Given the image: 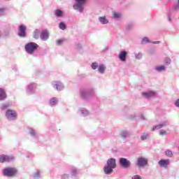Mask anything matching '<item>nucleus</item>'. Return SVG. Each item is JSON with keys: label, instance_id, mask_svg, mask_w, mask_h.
Returning a JSON list of instances; mask_svg holds the SVG:
<instances>
[{"label": "nucleus", "instance_id": "f257e3e1", "mask_svg": "<svg viewBox=\"0 0 179 179\" xmlns=\"http://www.w3.org/2000/svg\"><path fill=\"white\" fill-rule=\"evenodd\" d=\"M106 166L103 167V171L105 174L110 176V174L113 173V169L117 167L116 160L114 158H110L108 159Z\"/></svg>", "mask_w": 179, "mask_h": 179}, {"label": "nucleus", "instance_id": "f03ea898", "mask_svg": "<svg viewBox=\"0 0 179 179\" xmlns=\"http://www.w3.org/2000/svg\"><path fill=\"white\" fill-rule=\"evenodd\" d=\"M87 0H75V3L73 5V9L77 10L80 13H83L85 10V5Z\"/></svg>", "mask_w": 179, "mask_h": 179}, {"label": "nucleus", "instance_id": "7ed1b4c3", "mask_svg": "<svg viewBox=\"0 0 179 179\" xmlns=\"http://www.w3.org/2000/svg\"><path fill=\"white\" fill-rule=\"evenodd\" d=\"M24 48L26 52L31 55L32 54H34V52L38 48V45L36 43L29 42L25 45Z\"/></svg>", "mask_w": 179, "mask_h": 179}, {"label": "nucleus", "instance_id": "20e7f679", "mask_svg": "<svg viewBox=\"0 0 179 179\" xmlns=\"http://www.w3.org/2000/svg\"><path fill=\"white\" fill-rule=\"evenodd\" d=\"M3 174L5 177H16L17 169L13 167H7L3 169Z\"/></svg>", "mask_w": 179, "mask_h": 179}, {"label": "nucleus", "instance_id": "39448f33", "mask_svg": "<svg viewBox=\"0 0 179 179\" xmlns=\"http://www.w3.org/2000/svg\"><path fill=\"white\" fill-rule=\"evenodd\" d=\"M8 121H16L17 120V112L15 110L8 109L5 113Z\"/></svg>", "mask_w": 179, "mask_h": 179}, {"label": "nucleus", "instance_id": "423d86ee", "mask_svg": "<svg viewBox=\"0 0 179 179\" xmlns=\"http://www.w3.org/2000/svg\"><path fill=\"white\" fill-rule=\"evenodd\" d=\"M94 94V90L93 88L89 90H83L80 91V97L83 99V100H87V98L90 97V96H93Z\"/></svg>", "mask_w": 179, "mask_h": 179}, {"label": "nucleus", "instance_id": "0eeeda50", "mask_svg": "<svg viewBox=\"0 0 179 179\" xmlns=\"http://www.w3.org/2000/svg\"><path fill=\"white\" fill-rule=\"evenodd\" d=\"M119 164L122 169H129V167H131V166L132 165L131 161L124 157H121L119 159Z\"/></svg>", "mask_w": 179, "mask_h": 179}, {"label": "nucleus", "instance_id": "6e6552de", "mask_svg": "<svg viewBox=\"0 0 179 179\" xmlns=\"http://www.w3.org/2000/svg\"><path fill=\"white\" fill-rule=\"evenodd\" d=\"M10 162H15V157L6 155H0V163H6Z\"/></svg>", "mask_w": 179, "mask_h": 179}, {"label": "nucleus", "instance_id": "1a4fd4ad", "mask_svg": "<svg viewBox=\"0 0 179 179\" xmlns=\"http://www.w3.org/2000/svg\"><path fill=\"white\" fill-rule=\"evenodd\" d=\"M148 159L140 157L138 158L137 162H136V165L137 167H145V166H148Z\"/></svg>", "mask_w": 179, "mask_h": 179}, {"label": "nucleus", "instance_id": "9d476101", "mask_svg": "<svg viewBox=\"0 0 179 179\" xmlns=\"http://www.w3.org/2000/svg\"><path fill=\"white\" fill-rule=\"evenodd\" d=\"M37 89V84L31 83L27 85V94L31 95L36 93V90Z\"/></svg>", "mask_w": 179, "mask_h": 179}, {"label": "nucleus", "instance_id": "9b49d317", "mask_svg": "<svg viewBox=\"0 0 179 179\" xmlns=\"http://www.w3.org/2000/svg\"><path fill=\"white\" fill-rule=\"evenodd\" d=\"M26 30H27V28L26 26L21 24L18 27V36L19 37H22V38H24L26 37Z\"/></svg>", "mask_w": 179, "mask_h": 179}, {"label": "nucleus", "instance_id": "f8f14e48", "mask_svg": "<svg viewBox=\"0 0 179 179\" xmlns=\"http://www.w3.org/2000/svg\"><path fill=\"white\" fill-rule=\"evenodd\" d=\"M167 125H169V122L167 120L163 121L160 124L153 126L151 131L153 132L156 131V129H162V128H165Z\"/></svg>", "mask_w": 179, "mask_h": 179}, {"label": "nucleus", "instance_id": "ddd939ff", "mask_svg": "<svg viewBox=\"0 0 179 179\" xmlns=\"http://www.w3.org/2000/svg\"><path fill=\"white\" fill-rule=\"evenodd\" d=\"M52 87L58 92H61V90H64V84L59 81H54L52 83Z\"/></svg>", "mask_w": 179, "mask_h": 179}, {"label": "nucleus", "instance_id": "4468645a", "mask_svg": "<svg viewBox=\"0 0 179 179\" xmlns=\"http://www.w3.org/2000/svg\"><path fill=\"white\" fill-rule=\"evenodd\" d=\"M128 55V52L127 50H122L118 55L120 61L122 62H125L127 61V57Z\"/></svg>", "mask_w": 179, "mask_h": 179}, {"label": "nucleus", "instance_id": "2eb2a0df", "mask_svg": "<svg viewBox=\"0 0 179 179\" xmlns=\"http://www.w3.org/2000/svg\"><path fill=\"white\" fill-rule=\"evenodd\" d=\"M156 92L154 91H148L142 93V96L145 97V99H150V97H156Z\"/></svg>", "mask_w": 179, "mask_h": 179}, {"label": "nucleus", "instance_id": "dca6fc26", "mask_svg": "<svg viewBox=\"0 0 179 179\" xmlns=\"http://www.w3.org/2000/svg\"><path fill=\"white\" fill-rule=\"evenodd\" d=\"M78 113L82 117H89V115H90V112L85 108H80L78 109Z\"/></svg>", "mask_w": 179, "mask_h": 179}, {"label": "nucleus", "instance_id": "f3484780", "mask_svg": "<svg viewBox=\"0 0 179 179\" xmlns=\"http://www.w3.org/2000/svg\"><path fill=\"white\" fill-rule=\"evenodd\" d=\"M40 37L41 40L43 41H47V40L50 38V34H48V31H47V30H43L41 31Z\"/></svg>", "mask_w": 179, "mask_h": 179}, {"label": "nucleus", "instance_id": "a211bd4d", "mask_svg": "<svg viewBox=\"0 0 179 179\" xmlns=\"http://www.w3.org/2000/svg\"><path fill=\"white\" fill-rule=\"evenodd\" d=\"M158 164L160 167H164V169H166V167L170 164V159H161L158 162Z\"/></svg>", "mask_w": 179, "mask_h": 179}, {"label": "nucleus", "instance_id": "6ab92c4d", "mask_svg": "<svg viewBox=\"0 0 179 179\" xmlns=\"http://www.w3.org/2000/svg\"><path fill=\"white\" fill-rule=\"evenodd\" d=\"M58 98L57 97H52L48 101V104L50 107H55L57 104H58Z\"/></svg>", "mask_w": 179, "mask_h": 179}, {"label": "nucleus", "instance_id": "aec40b11", "mask_svg": "<svg viewBox=\"0 0 179 179\" xmlns=\"http://www.w3.org/2000/svg\"><path fill=\"white\" fill-rule=\"evenodd\" d=\"M29 134L31 138H38V133L36 132V131L34 130L33 128L29 129Z\"/></svg>", "mask_w": 179, "mask_h": 179}, {"label": "nucleus", "instance_id": "412c9836", "mask_svg": "<svg viewBox=\"0 0 179 179\" xmlns=\"http://www.w3.org/2000/svg\"><path fill=\"white\" fill-rule=\"evenodd\" d=\"M6 92H5V90L3 88H0V101H3V100H6Z\"/></svg>", "mask_w": 179, "mask_h": 179}, {"label": "nucleus", "instance_id": "4be33fe9", "mask_svg": "<svg viewBox=\"0 0 179 179\" xmlns=\"http://www.w3.org/2000/svg\"><path fill=\"white\" fill-rule=\"evenodd\" d=\"M106 69H107L106 65L101 64L98 67V72L99 73H101V75H103L106 72Z\"/></svg>", "mask_w": 179, "mask_h": 179}, {"label": "nucleus", "instance_id": "5701e85b", "mask_svg": "<svg viewBox=\"0 0 179 179\" xmlns=\"http://www.w3.org/2000/svg\"><path fill=\"white\" fill-rule=\"evenodd\" d=\"M129 136H131V134H129V131L127 130L122 131L120 133V137L122 139H127V138H129Z\"/></svg>", "mask_w": 179, "mask_h": 179}, {"label": "nucleus", "instance_id": "b1692460", "mask_svg": "<svg viewBox=\"0 0 179 179\" xmlns=\"http://www.w3.org/2000/svg\"><path fill=\"white\" fill-rule=\"evenodd\" d=\"M98 20L101 24H108V19L106 16L99 17Z\"/></svg>", "mask_w": 179, "mask_h": 179}, {"label": "nucleus", "instance_id": "393cba45", "mask_svg": "<svg viewBox=\"0 0 179 179\" xmlns=\"http://www.w3.org/2000/svg\"><path fill=\"white\" fill-rule=\"evenodd\" d=\"M12 106V103L10 102H6L4 103H2L0 106V108L2 111L7 110V108H9Z\"/></svg>", "mask_w": 179, "mask_h": 179}, {"label": "nucleus", "instance_id": "a878e982", "mask_svg": "<svg viewBox=\"0 0 179 179\" xmlns=\"http://www.w3.org/2000/svg\"><path fill=\"white\" fill-rule=\"evenodd\" d=\"M33 37L35 38V40H38V38H40V29H36L34 31Z\"/></svg>", "mask_w": 179, "mask_h": 179}, {"label": "nucleus", "instance_id": "bb28decb", "mask_svg": "<svg viewBox=\"0 0 179 179\" xmlns=\"http://www.w3.org/2000/svg\"><path fill=\"white\" fill-rule=\"evenodd\" d=\"M55 16H57V17H62V16L64 15V11L60 9L55 10Z\"/></svg>", "mask_w": 179, "mask_h": 179}, {"label": "nucleus", "instance_id": "cd10ccee", "mask_svg": "<svg viewBox=\"0 0 179 179\" xmlns=\"http://www.w3.org/2000/svg\"><path fill=\"white\" fill-rule=\"evenodd\" d=\"M155 71H157V72H164V71H166V66L163 65L157 66L155 67Z\"/></svg>", "mask_w": 179, "mask_h": 179}, {"label": "nucleus", "instance_id": "c85d7f7f", "mask_svg": "<svg viewBox=\"0 0 179 179\" xmlns=\"http://www.w3.org/2000/svg\"><path fill=\"white\" fill-rule=\"evenodd\" d=\"M134 29V23L130 22L127 24L126 25V30L127 31H131Z\"/></svg>", "mask_w": 179, "mask_h": 179}, {"label": "nucleus", "instance_id": "c756f323", "mask_svg": "<svg viewBox=\"0 0 179 179\" xmlns=\"http://www.w3.org/2000/svg\"><path fill=\"white\" fill-rule=\"evenodd\" d=\"M148 138H149V134L148 133H142L140 139L141 141H146V139H148Z\"/></svg>", "mask_w": 179, "mask_h": 179}, {"label": "nucleus", "instance_id": "7c9ffc66", "mask_svg": "<svg viewBox=\"0 0 179 179\" xmlns=\"http://www.w3.org/2000/svg\"><path fill=\"white\" fill-rule=\"evenodd\" d=\"M59 28L60 29V30H66V24H65V22H61L59 24Z\"/></svg>", "mask_w": 179, "mask_h": 179}, {"label": "nucleus", "instance_id": "2f4dec72", "mask_svg": "<svg viewBox=\"0 0 179 179\" xmlns=\"http://www.w3.org/2000/svg\"><path fill=\"white\" fill-rule=\"evenodd\" d=\"M148 43H150V40L148 37H144L141 40V44L143 45V44H148Z\"/></svg>", "mask_w": 179, "mask_h": 179}, {"label": "nucleus", "instance_id": "473e14b6", "mask_svg": "<svg viewBox=\"0 0 179 179\" xmlns=\"http://www.w3.org/2000/svg\"><path fill=\"white\" fill-rule=\"evenodd\" d=\"M10 34V29H6L3 33V37H9Z\"/></svg>", "mask_w": 179, "mask_h": 179}, {"label": "nucleus", "instance_id": "72a5a7b5", "mask_svg": "<svg viewBox=\"0 0 179 179\" xmlns=\"http://www.w3.org/2000/svg\"><path fill=\"white\" fill-rule=\"evenodd\" d=\"M76 49L78 50V51H83V48L82 47V43H76Z\"/></svg>", "mask_w": 179, "mask_h": 179}, {"label": "nucleus", "instance_id": "f704fd0d", "mask_svg": "<svg viewBox=\"0 0 179 179\" xmlns=\"http://www.w3.org/2000/svg\"><path fill=\"white\" fill-rule=\"evenodd\" d=\"M99 63L97 62H93L92 64H91V67H92V69H93L94 71H96V69H99Z\"/></svg>", "mask_w": 179, "mask_h": 179}, {"label": "nucleus", "instance_id": "c9c22d12", "mask_svg": "<svg viewBox=\"0 0 179 179\" xmlns=\"http://www.w3.org/2000/svg\"><path fill=\"white\" fill-rule=\"evenodd\" d=\"M165 156H167V157H173V151L166 150L165 151Z\"/></svg>", "mask_w": 179, "mask_h": 179}, {"label": "nucleus", "instance_id": "e433bc0d", "mask_svg": "<svg viewBox=\"0 0 179 179\" xmlns=\"http://www.w3.org/2000/svg\"><path fill=\"white\" fill-rule=\"evenodd\" d=\"M142 57H143L142 52L135 53L136 59H142Z\"/></svg>", "mask_w": 179, "mask_h": 179}, {"label": "nucleus", "instance_id": "4c0bfd02", "mask_svg": "<svg viewBox=\"0 0 179 179\" xmlns=\"http://www.w3.org/2000/svg\"><path fill=\"white\" fill-rule=\"evenodd\" d=\"M159 136H164L167 135V131L164 130V129H161L159 132Z\"/></svg>", "mask_w": 179, "mask_h": 179}, {"label": "nucleus", "instance_id": "58836bf2", "mask_svg": "<svg viewBox=\"0 0 179 179\" xmlns=\"http://www.w3.org/2000/svg\"><path fill=\"white\" fill-rule=\"evenodd\" d=\"M41 178V175L40 174V171H37L34 173V178L38 179Z\"/></svg>", "mask_w": 179, "mask_h": 179}, {"label": "nucleus", "instance_id": "ea45409f", "mask_svg": "<svg viewBox=\"0 0 179 179\" xmlns=\"http://www.w3.org/2000/svg\"><path fill=\"white\" fill-rule=\"evenodd\" d=\"M5 12H6V8H0V15L3 16L5 15Z\"/></svg>", "mask_w": 179, "mask_h": 179}, {"label": "nucleus", "instance_id": "a19ab883", "mask_svg": "<svg viewBox=\"0 0 179 179\" xmlns=\"http://www.w3.org/2000/svg\"><path fill=\"white\" fill-rule=\"evenodd\" d=\"M114 19H120L121 17V15L118 13H113Z\"/></svg>", "mask_w": 179, "mask_h": 179}, {"label": "nucleus", "instance_id": "79ce46f5", "mask_svg": "<svg viewBox=\"0 0 179 179\" xmlns=\"http://www.w3.org/2000/svg\"><path fill=\"white\" fill-rule=\"evenodd\" d=\"M171 64V59L169 57L165 59V65H170Z\"/></svg>", "mask_w": 179, "mask_h": 179}, {"label": "nucleus", "instance_id": "37998d69", "mask_svg": "<svg viewBox=\"0 0 179 179\" xmlns=\"http://www.w3.org/2000/svg\"><path fill=\"white\" fill-rule=\"evenodd\" d=\"M168 22H171V13L169 11L166 14Z\"/></svg>", "mask_w": 179, "mask_h": 179}, {"label": "nucleus", "instance_id": "c03bdc74", "mask_svg": "<svg viewBox=\"0 0 179 179\" xmlns=\"http://www.w3.org/2000/svg\"><path fill=\"white\" fill-rule=\"evenodd\" d=\"M64 43V39H59L56 41V43L57 45H61Z\"/></svg>", "mask_w": 179, "mask_h": 179}, {"label": "nucleus", "instance_id": "a18cd8bd", "mask_svg": "<svg viewBox=\"0 0 179 179\" xmlns=\"http://www.w3.org/2000/svg\"><path fill=\"white\" fill-rule=\"evenodd\" d=\"M69 175L65 173V174H63L62 176V179H69Z\"/></svg>", "mask_w": 179, "mask_h": 179}, {"label": "nucleus", "instance_id": "49530a36", "mask_svg": "<svg viewBox=\"0 0 179 179\" xmlns=\"http://www.w3.org/2000/svg\"><path fill=\"white\" fill-rule=\"evenodd\" d=\"M131 179H142V177L139 175H135L131 178Z\"/></svg>", "mask_w": 179, "mask_h": 179}, {"label": "nucleus", "instance_id": "de8ad7c7", "mask_svg": "<svg viewBox=\"0 0 179 179\" xmlns=\"http://www.w3.org/2000/svg\"><path fill=\"white\" fill-rule=\"evenodd\" d=\"M76 173H77L76 169H73L71 171L72 176H76Z\"/></svg>", "mask_w": 179, "mask_h": 179}, {"label": "nucleus", "instance_id": "09e8293b", "mask_svg": "<svg viewBox=\"0 0 179 179\" xmlns=\"http://www.w3.org/2000/svg\"><path fill=\"white\" fill-rule=\"evenodd\" d=\"M175 106L179 108V99L175 101Z\"/></svg>", "mask_w": 179, "mask_h": 179}, {"label": "nucleus", "instance_id": "8fccbe9b", "mask_svg": "<svg viewBox=\"0 0 179 179\" xmlns=\"http://www.w3.org/2000/svg\"><path fill=\"white\" fill-rule=\"evenodd\" d=\"M178 4L175 6V8H174L175 10H177L179 8V0H178Z\"/></svg>", "mask_w": 179, "mask_h": 179}, {"label": "nucleus", "instance_id": "3c124183", "mask_svg": "<svg viewBox=\"0 0 179 179\" xmlns=\"http://www.w3.org/2000/svg\"><path fill=\"white\" fill-rule=\"evenodd\" d=\"M152 44H160V41H153Z\"/></svg>", "mask_w": 179, "mask_h": 179}, {"label": "nucleus", "instance_id": "603ef678", "mask_svg": "<svg viewBox=\"0 0 179 179\" xmlns=\"http://www.w3.org/2000/svg\"><path fill=\"white\" fill-rule=\"evenodd\" d=\"M107 50H108V46L106 47L103 51H107Z\"/></svg>", "mask_w": 179, "mask_h": 179}, {"label": "nucleus", "instance_id": "864d4df0", "mask_svg": "<svg viewBox=\"0 0 179 179\" xmlns=\"http://www.w3.org/2000/svg\"><path fill=\"white\" fill-rule=\"evenodd\" d=\"M141 120H145V116L143 115H141Z\"/></svg>", "mask_w": 179, "mask_h": 179}, {"label": "nucleus", "instance_id": "5fc2aeb1", "mask_svg": "<svg viewBox=\"0 0 179 179\" xmlns=\"http://www.w3.org/2000/svg\"><path fill=\"white\" fill-rule=\"evenodd\" d=\"M0 36H1V31H0Z\"/></svg>", "mask_w": 179, "mask_h": 179}]
</instances>
